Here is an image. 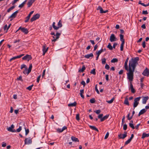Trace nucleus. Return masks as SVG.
<instances>
[{
	"instance_id": "obj_1",
	"label": "nucleus",
	"mask_w": 149,
	"mask_h": 149,
	"mask_svg": "<svg viewBox=\"0 0 149 149\" xmlns=\"http://www.w3.org/2000/svg\"><path fill=\"white\" fill-rule=\"evenodd\" d=\"M139 60L138 57H136L134 58H132L129 61V67H128L127 63L129 58H127L124 64V68L126 70L128 71L127 73V78L129 79L130 80H132V76L135 71L136 65L138 63L137 62Z\"/></svg>"
},
{
	"instance_id": "obj_2",
	"label": "nucleus",
	"mask_w": 149,
	"mask_h": 149,
	"mask_svg": "<svg viewBox=\"0 0 149 149\" xmlns=\"http://www.w3.org/2000/svg\"><path fill=\"white\" fill-rule=\"evenodd\" d=\"M15 126L12 124L10 127V132H19L22 129V127L19 126V128H18L16 130L14 129Z\"/></svg>"
},
{
	"instance_id": "obj_3",
	"label": "nucleus",
	"mask_w": 149,
	"mask_h": 149,
	"mask_svg": "<svg viewBox=\"0 0 149 149\" xmlns=\"http://www.w3.org/2000/svg\"><path fill=\"white\" fill-rule=\"evenodd\" d=\"M120 40L122 42L121 44L120 45V50L121 51H123V48L124 45L125 43V40L123 38L124 36L122 34H120Z\"/></svg>"
},
{
	"instance_id": "obj_4",
	"label": "nucleus",
	"mask_w": 149,
	"mask_h": 149,
	"mask_svg": "<svg viewBox=\"0 0 149 149\" xmlns=\"http://www.w3.org/2000/svg\"><path fill=\"white\" fill-rule=\"evenodd\" d=\"M141 97H139L135 98L134 100V103L133 104V107L134 109L139 104V101L141 99Z\"/></svg>"
},
{
	"instance_id": "obj_5",
	"label": "nucleus",
	"mask_w": 149,
	"mask_h": 149,
	"mask_svg": "<svg viewBox=\"0 0 149 149\" xmlns=\"http://www.w3.org/2000/svg\"><path fill=\"white\" fill-rule=\"evenodd\" d=\"M61 33V31L60 33L57 32L56 34V38H55L54 36H53L52 37L54 39L52 40V42H54L57 39H58L59 38Z\"/></svg>"
},
{
	"instance_id": "obj_6",
	"label": "nucleus",
	"mask_w": 149,
	"mask_h": 149,
	"mask_svg": "<svg viewBox=\"0 0 149 149\" xmlns=\"http://www.w3.org/2000/svg\"><path fill=\"white\" fill-rule=\"evenodd\" d=\"M40 17V15L38 13H37L33 16L31 18V21L32 22L33 21L36 20L37 19H38Z\"/></svg>"
},
{
	"instance_id": "obj_7",
	"label": "nucleus",
	"mask_w": 149,
	"mask_h": 149,
	"mask_svg": "<svg viewBox=\"0 0 149 149\" xmlns=\"http://www.w3.org/2000/svg\"><path fill=\"white\" fill-rule=\"evenodd\" d=\"M20 30L22 32L26 34H27L29 32L27 29H26L24 27H22L21 26L19 28V29L17 31Z\"/></svg>"
},
{
	"instance_id": "obj_8",
	"label": "nucleus",
	"mask_w": 149,
	"mask_h": 149,
	"mask_svg": "<svg viewBox=\"0 0 149 149\" xmlns=\"http://www.w3.org/2000/svg\"><path fill=\"white\" fill-rule=\"evenodd\" d=\"M133 76H134V74H133V75L132 76V80H130L129 79H128L129 80V81H130V88L131 90V92L132 93H134L135 92V91L134 89L132 83V82L133 80Z\"/></svg>"
},
{
	"instance_id": "obj_9",
	"label": "nucleus",
	"mask_w": 149,
	"mask_h": 149,
	"mask_svg": "<svg viewBox=\"0 0 149 149\" xmlns=\"http://www.w3.org/2000/svg\"><path fill=\"white\" fill-rule=\"evenodd\" d=\"M25 144H29L31 143L32 141L30 137L25 139Z\"/></svg>"
},
{
	"instance_id": "obj_10",
	"label": "nucleus",
	"mask_w": 149,
	"mask_h": 149,
	"mask_svg": "<svg viewBox=\"0 0 149 149\" xmlns=\"http://www.w3.org/2000/svg\"><path fill=\"white\" fill-rule=\"evenodd\" d=\"M117 40V38L115 37L114 34H112L111 35L109 39L110 41L111 42L115 41Z\"/></svg>"
},
{
	"instance_id": "obj_11",
	"label": "nucleus",
	"mask_w": 149,
	"mask_h": 149,
	"mask_svg": "<svg viewBox=\"0 0 149 149\" xmlns=\"http://www.w3.org/2000/svg\"><path fill=\"white\" fill-rule=\"evenodd\" d=\"M124 134H120L118 135V138L120 139H124L127 136V132H124Z\"/></svg>"
},
{
	"instance_id": "obj_12",
	"label": "nucleus",
	"mask_w": 149,
	"mask_h": 149,
	"mask_svg": "<svg viewBox=\"0 0 149 149\" xmlns=\"http://www.w3.org/2000/svg\"><path fill=\"white\" fill-rule=\"evenodd\" d=\"M142 74L144 76H148L149 75V70L147 68H146L143 71Z\"/></svg>"
},
{
	"instance_id": "obj_13",
	"label": "nucleus",
	"mask_w": 149,
	"mask_h": 149,
	"mask_svg": "<svg viewBox=\"0 0 149 149\" xmlns=\"http://www.w3.org/2000/svg\"><path fill=\"white\" fill-rule=\"evenodd\" d=\"M34 11H32L30 12L28 15L26 17L25 22L26 23L28 22L31 15L33 13Z\"/></svg>"
},
{
	"instance_id": "obj_14",
	"label": "nucleus",
	"mask_w": 149,
	"mask_h": 149,
	"mask_svg": "<svg viewBox=\"0 0 149 149\" xmlns=\"http://www.w3.org/2000/svg\"><path fill=\"white\" fill-rule=\"evenodd\" d=\"M48 47H47L46 48V45H44L43 46V49H42V51H43V55L44 56L45 53L46 52H47L48 49Z\"/></svg>"
},
{
	"instance_id": "obj_15",
	"label": "nucleus",
	"mask_w": 149,
	"mask_h": 149,
	"mask_svg": "<svg viewBox=\"0 0 149 149\" xmlns=\"http://www.w3.org/2000/svg\"><path fill=\"white\" fill-rule=\"evenodd\" d=\"M24 54H21L17 56H16L13 57L11 58L10 59V61H11L12 60H15L17 58H20L21 57L24 56Z\"/></svg>"
},
{
	"instance_id": "obj_16",
	"label": "nucleus",
	"mask_w": 149,
	"mask_h": 149,
	"mask_svg": "<svg viewBox=\"0 0 149 149\" xmlns=\"http://www.w3.org/2000/svg\"><path fill=\"white\" fill-rule=\"evenodd\" d=\"M31 57L30 55H27L23 57L22 59L23 60L28 59V60H31Z\"/></svg>"
},
{
	"instance_id": "obj_17",
	"label": "nucleus",
	"mask_w": 149,
	"mask_h": 149,
	"mask_svg": "<svg viewBox=\"0 0 149 149\" xmlns=\"http://www.w3.org/2000/svg\"><path fill=\"white\" fill-rule=\"evenodd\" d=\"M18 12V10L16 11L15 12L13 13L10 16V18H15L16 16V15H17V14Z\"/></svg>"
},
{
	"instance_id": "obj_18",
	"label": "nucleus",
	"mask_w": 149,
	"mask_h": 149,
	"mask_svg": "<svg viewBox=\"0 0 149 149\" xmlns=\"http://www.w3.org/2000/svg\"><path fill=\"white\" fill-rule=\"evenodd\" d=\"M148 98L149 97L148 96L143 97L142 99V103L143 104H145Z\"/></svg>"
},
{
	"instance_id": "obj_19",
	"label": "nucleus",
	"mask_w": 149,
	"mask_h": 149,
	"mask_svg": "<svg viewBox=\"0 0 149 149\" xmlns=\"http://www.w3.org/2000/svg\"><path fill=\"white\" fill-rule=\"evenodd\" d=\"M146 111V110L145 109H143L140 111L139 112L138 116H140L141 115L145 113Z\"/></svg>"
},
{
	"instance_id": "obj_20",
	"label": "nucleus",
	"mask_w": 149,
	"mask_h": 149,
	"mask_svg": "<svg viewBox=\"0 0 149 149\" xmlns=\"http://www.w3.org/2000/svg\"><path fill=\"white\" fill-rule=\"evenodd\" d=\"M93 54L92 53H90L89 54L85 55L84 56V57L87 58H90V57H93Z\"/></svg>"
},
{
	"instance_id": "obj_21",
	"label": "nucleus",
	"mask_w": 149,
	"mask_h": 149,
	"mask_svg": "<svg viewBox=\"0 0 149 149\" xmlns=\"http://www.w3.org/2000/svg\"><path fill=\"white\" fill-rule=\"evenodd\" d=\"M58 26H57V30L60 28L62 26V24L61 22V20H60L59 22L57 24Z\"/></svg>"
},
{
	"instance_id": "obj_22",
	"label": "nucleus",
	"mask_w": 149,
	"mask_h": 149,
	"mask_svg": "<svg viewBox=\"0 0 149 149\" xmlns=\"http://www.w3.org/2000/svg\"><path fill=\"white\" fill-rule=\"evenodd\" d=\"M149 136L148 135V134H146L145 132H144L143 133L142 136L141 137V138L142 139H143L146 137H148Z\"/></svg>"
},
{
	"instance_id": "obj_23",
	"label": "nucleus",
	"mask_w": 149,
	"mask_h": 149,
	"mask_svg": "<svg viewBox=\"0 0 149 149\" xmlns=\"http://www.w3.org/2000/svg\"><path fill=\"white\" fill-rule=\"evenodd\" d=\"M89 127L91 129L96 131L97 132H98V130L95 126H93L89 125Z\"/></svg>"
},
{
	"instance_id": "obj_24",
	"label": "nucleus",
	"mask_w": 149,
	"mask_h": 149,
	"mask_svg": "<svg viewBox=\"0 0 149 149\" xmlns=\"http://www.w3.org/2000/svg\"><path fill=\"white\" fill-rule=\"evenodd\" d=\"M71 139L72 141L75 142H79V140L77 138H76L75 137L72 136L71 137Z\"/></svg>"
},
{
	"instance_id": "obj_25",
	"label": "nucleus",
	"mask_w": 149,
	"mask_h": 149,
	"mask_svg": "<svg viewBox=\"0 0 149 149\" xmlns=\"http://www.w3.org/2000/svg\"><path fill=\"white\" fill-rule=\"evenodd\" d=\"M109 117V115H106L104 116L102 118H101V121L102 122L104 121L107 118H108Z\"/></svg>"
},
{
	"instance_id": "obj_26",
	"label": "nucleus",
	"mask_w": 149,
	"mask_h": 149,
	"mask_svg": "<svg viewBox=\"0 0 149 149\" xmlns=\"http://www.w3.org/2000/svg\"><path fill=\"white\" fill-rule=\"evenodd\" d=\"M124 103L125 104L127 105L128 106L129 105V102L128 101V99L127 97L125 98Z\"/></svg>"
},
{
	"instance_id": "obj_27",
	"label": "nucleus",
	"mask_w": 149,
	"mask_h": 149,
	"mask_svg": "<svg viewBox=\"0 0 149 149\" xmlns=\"http://www.w3.org/2000/svg\"><path fill=\"white\" fill-rule=\"evenodd\" d=\"M97 10H100V13H103L104 10H103V9L102 7L100 6H98L97 9Z\"/></svg>"
},
{
	"instance_id": "obj_28",
	"label": "nucleus",
	"mask_w": 149,
	"mask_h": 149,
	"mask_svg": "<svg viewBox=\"0 0 149 149\" xmlns=\"http://www.w3.org/2000/svg\"><path fill=\"white\" fill-rule=\"evenodd\" d=\"M26 0H25L21 4L19 5V7L20 8H22L24 6V4H25L26 2Z\"/></svg>"
},
{
	"instance_id": "obj_29",
	"label": "nucleus",
	"mask_w": 149,
	"mask_h": 149,
	"mask_svg": "<svg viewBox=\"0 0 149 149\" xmlns=\"http://www.w3.org/2000/svg\"><path fill=\"white\" fill-rule=\"evenodd\" d=\"M76 104H77L76 102H75L73 103L68 104V107H74V106H75L76 105Z\"/></svg>"
},
{
	"instance_id": "obj_30",
	"label": "nucleus",
	"mask_w": 149,
	"mask_h": 149,
	"mask_svg": "<svg viewBox=\"0 0 149 149\" xmlns=\"http://www.w3.org/2000/svg\"><path fill=\"white\" fill-rule=\"evenodd\" d=\"M86 69V68L85 67V66L84 65H83L81 69H80V70H79V72H83L84 70H85Z\"/></svg>"
},
{
	"instance_id": "obj_31",
	"label": "nucleus",
	"mask_w": 149,
	"mask_h": 149,
	"mask_svg": "<svg viewBox=\"0 0 149 149\" xmlns=\"http://www.w3.org/2000/svg\"><path fill=\"white\" fill-rule=\"evenodd\" d=\"M107 47L110 50H112L113 49V47L111 45V44L110 43H109L107 46Z\"/></svg>"
},
{
	"instance_id": "obj_32",
	"label": "nucleus",
	"mask_w": 149,
	"mask_h": 149,
	"mask_svg": "<svg viewBox=\"0 0 149 149\" xmlns=\"http://www.w3.org/2000/svg\"><path fill=\"white\" fill-rule=\"evenodd\" d=\"M115 99V98L114 97H113V98H112L111 100H108V101H107V102L108 103H109V104H111V103H112L113 100H114Z\"/></svg>"
},
{
	"instance_id": "obj_33",
	"label": "nucleus",
	"mask_w": 149,
	"mask_h": 149,
	"mask_svg": "<svg viewBox=\"0 0 149 149\" xmlns=\"http://www.w3.org/2000/svg\"><path fill=\"white\" fill-rule=\"evenodd\" d=\"M33 3L31 1H29L27 3L28 7H30L32 4Z\"/></svg>"
},
{
	"instance_id": "obj_34",
	"label": "nucleus",
	"mask_w": 149,
	"mask_h": 149,
	"mask_svg": "<svg viewBox=\"0 0 149 149\" xmlns=\"http://www.w3.org/2000/svg\"><path fill=\"white\" fill-rule=\"evenodd\" d=\"M118 61V60L116 58H114L112 59L111 61V63H115V62H117Z\"/></svg>"
},
{
	"instance_id": "obj_35",
	"label": "nucleus",
	"mask_w": 149,
	"mask_h": 149,
	"mask_svg": "<svg viewBox=\"0 0 149 149\" xmlns=\"http://www.w3.org/2000/svg\"><path fill=\"white\" fill-rule=\"evenodd\" d=\"M55 22H53L52 24V27L53 28L56 30H57V27L55 26Z\"/></svg>"
},
{
	"instance_id": "obj_36",
	"label": "nucleus",
	"mask_w": 149,
	"mask_h": 149,
	"mask_svg": "<svg viewBox=\"0 0 149 149\" xmlns=\"http://www.w3.org/2000/svg\"><path fill=\"white\" fill-rule=\"evenodd\" d=\"M90 73L91 74L95 75L96 74L95 69H93V70H91L90 72Z\"/></svg>"
},
{
	"instance_id": "obj_37",
	"label": "nucleus",
	"mask_w": 149,
	"mask_h": 149,
	"mask_svg": "<svg viewBox=\"0 0 149 149\" xmlns=\"http://www.w3.org/2000/svg\"><path fill=\"white\" fill-rule=\"evenodd\" d=\"M90 102L91 103L93 104L95 102V100L94 98H93L90 100Z\"/></svg>"
},
{
	"instance_id": "obj_38",
	"label": "nucleus",
	"mask_w": 149,
	"mask_h": 149,
	"mask_svg": "<svg viewBox=\"0 0 149 149\" xmlns=\"http://www.w3.org/2000/svg\"><path fill=\"white\" fill-rule=\"evenodd\" d=\"M33 84H32V85L28 86L26 88V89L29 90V91H31L32 89V87L33 86Z\"/></svg>"
},
{
	"instance_id": "obj_39",
	"label": "nucleus",
	"mask_w": 149,
	"mask_h": 149,
	"mask_svg": "<svg viewBox=\"0 0 149 149\" xmlns=\"http://www.w3.org/2000/svg\"><path fill=\"white\" fill-rule=\"evenodd\" d=\"M23 68H25V69L27 68V67L24 64H22L21 66V69H23Z\"/></svg>"
},
{
	"instance_id": "obj_40",
	"label": "nucleus",
	"mask_w": 149,
	"mask_h": 149,
	"mask_svg": "<svg viewBox=\"0 0 149 149\" xmlns=\"http://www.w3.org/2000/svg\"><path fill=\"white\" fill-rule=\"evenodd\" d=\"M129 126L131 127L132 129H134L135 128L134 127L133 123H129Z\"/></svg>"
},
{
	"instance_id": "obj_41",
	"label": "nucleus",
	"mask_w": 149,
	"mask_h": 149,
	"mask_svg": "<svg viewBox=\"0 0 149 149\" xmlns=\"http://www.w3.org/2000/svg\"><path fill=\"white\" fill-rule=\"evenodd\" d=\"M76 119L78 121H79V120H80L79 115V113H78L76 115Z\"/></svg>"
},
{
	"instance_id": "obj_42",
	"label": "nucleus",
	"mask_w": 149,
	"mask_h": 149,
	"mask_svg": "<svg viewBox=\"0 0 149 149\" xmlns=\"http://www.w3.org/2000/svg\"><path fill=\"white\" fill-rule=\"evenodd\" d=\"M131 141V140L130 139H128L127 141L125 143V145H127L128 143H129Z\"/></svg>"
},
{
	"instance_id": "obj_43",
	"label": "nucleus",
	"mask_w": 149,
	"mask_h": 149,
	"mask_svg": "<svg viewBox=\"0 0 149 149\" xmlns=\"http://www.w3.org/2000/svg\"><path fill=\"white\" fill-rule=\"evenodd\" d=\"M106 59L104 58L102 59V64H105L106 63Z\"/></svg>"
},
{
	"instance_id": "obj_44",
	"label": "nucleus",
	"mask_w": 149,
	"mask_h": 149,
	"mask_svg": "<svg viewBox=\"0 0 149 149\" xmlns=\"http://www.w3.org/2000/svg\"><path fill=\"white\" fill-rule=\"evenodd\" d=\"M25 130V135H27L29 132V130L28 129H26L25 127H24Z\"/></svg>"
},
{
	"instance_id": "obj_45",
	"label": "nucleus",
	"mask_w": 149,
	"mask_h": 149,
	"mask_svg": "<svg viewBox=\"0 0 149 149\" xmlns=\"http://www.w3.org/2000/svg\"><path fill=\"white\" fill-rule=\"evenodd\" d=\"M95 90L97 92V94H99L100 92L97 88V85H96L95 87Z\"/></svg>"
},
{
	"instance_id": "obj_46",
	"label": "nucleus",
	"mask_w": 149,
	"mask_h": 149,
	"mask_svg": "<svg viewBox=\"0 0 149 149\" xmlns=\"http://www.w3.org/2000/svg\"><path fill=\"white\" fill-rule=\"evenodd\" d=\"M127 125L126 124H124L123 126V129L124 130H127Z\"/></svg>"
},
{
	"instance_id": "obj_47",
	"label": "nucleus",
	"mask_w": 149,
	"mask_h": 149,
	"mask_svg": "<svg viewBox=\"0 0 149 149\" xmlns=\"http://www.w3.org/2000/svg\"><path fill=\"white\" fill-rule=\"evenodd\" d=\"M130 113H129L127 115V118L129 120L131 119L132 118V116H131L130 117Z\"/></svg>"
},
{
	"instance_id": "obj_48",
	"label": "nucleus",
	"mask_w": 149,
	"mask_h": 149,
	"mask_svg": "<svg viewBox=\"0 0 149 149\" xmlns=\"http://www.w3.org/2000/svg\"><path fill=\"white\" fill-rule=\"evenodd\" d=\"M109 135V133L108 132L106 134L105 137H104V139H106L108 137Z\"/></svg>"
},
{
	"instance_id": "obj_49",
	"label": "nucleus",
	"mask_w": 149,
	"mask_h": 149,
	"mask_svg": "<svg viewBox=\"0 0 149 149\" xmlns=\"http://www.w3.org/2000/svg\"><path fill=\"white\" fill-rule=\"evenodd\" d=\"M27 68L25 69L23 71V73L24 74H27Z\"/></svg>"
},
{
	"instance_id": "obj_50",
	"label": "nucleus",
	"mask_w": 149,
	"mask_h": 149,
	"mask_svg": "<svg viewBox=\"0 0 149 149\" xmlns=\"http://www.w3.org/2000/svg\"><path fill=\"white\" fill-rule=\"evenodd\" d=\"M94 112H95L97 114H99L101 112V110L100 109L97 110L96 111H95Z\"/></svg>"
},
{
	"instance_id": "obj_51",
	"label": "nucleus",
	"mask_w": 149,
	"mask_h": 149,
	"mask_svg": "<svg viewBox=\"0 0 149 149\" xmlns=\"http://www.w3.org/2000/svg\"><path fill=\"white\" fill-rule=\"evenodd\" d=\"M109 65L106 64L105 66V68L107 70H109Z\"/></svg>"
},
{
	"instance_id": "obj_52",
	"label": "nucleus",
	"mask_w": 149,
	"mask_h": 149,
	"mask_svg": "<svg viewBox=\"0 0 149 149\" xmlns=\"http://www.w3.org/2000/svg\"><path fill=\"white\" fill-rule=\"evenodd\" d=\"M148 13L147 10H143L142 11V13L143 14H147Z\"/></svg>"
},
{
	"instance_id": "obj_53",
	"label": "nucleus",
	"mask_w": 149,
	"mask_h": 149,
	"mask_svg": "<svg viewBox=\"0 0 149 149\" xmlns=\"http://www.w3.org/2000/svg\"><path fill=\"white\" fill-rule=\"evenodd\" d=\"M103 116V114H101L99 115L98 116V117L99 118H100V119L101 118H102V117Z\"/></svg>"
},
{
	"instance_id": "obj_54",
	"label": "nucleus",
	"mask_w": 149,
	"mask_h": 149,
	"mask_svg": "<svg viewBox=\"0 0 149 149\" xmlns=\"http://www.w3.org/2000/svg\"><path fill=\"white\" fill-rule=\"evenodd\" d=\"M17 79L18 80H20L22 81H23L22 79V77L21 76H20L18 78H17Z\"/></svg>"
},
{
	"instance_id": "obj_55",
	"label": "nucleus",
	"mask_w": 149,
	"mask_h": 149,
	"mask_svg": "<svg viewBox=\"0 0 149 149\" xmlns=\"http://www.w3.org/2000/svg\"><path fill=\"white\" fill-rule=\"evenodd\" d=\"M40 77H41V75H39L38 77V78H37V82L38 83H39V81H40Z\"/></svg>"
},
{
	"instance_id": "obj_56",
	"label": "nucleus",
	"mask_w": 149,
	"mask_h": 149,
	"mask_svg": "<svg viewBox=\"0 0 149 149\" xmlns=\"http://www.w3.org/2000/svg\"><path fill=\"white\" fill-rule=\"evenodd\" d=\"M67 127L66 126H64L61 129V132H63L64 130L67 129Z\"/></svg>"
},
{
	"instance_id": "obj_57",
	"label": "nucleus",
	"mask_w": 149,
	"mask_h": 149,
	"mask_svg": "<svg viewBox=\"0 0 149 149\" xmlns=\"http://www.w3.org/2000/svg\"><path fill=\"white\" fill-rule=\"evenodd\" d=\"M67 127L66 126H64L61 129V132H63L64 130L67 129Z\"/></svg>"
},
{
	"instance_id": "obj_58",
	"label": "nucleus",
	"mask_w": 149,
	"mask_h": 149,
	"mask_svg": "<svg viewBox=\"0 0 149 149\" xmlns=\"http://www.w3.org/2000/svg\"><path fill=\"white\" fill-rule=\"evenodd\" d=\"M142 46L143 48H144L146 47V43L145 41H144L142 43Z\"/></svg>"
},
{
	"instance_id": "obj_59",
	"label": "nucleus",
	"mask_w": 149,
	"mask_h": 149,
	"mask_svg": "<svg viewBox=\"0 0 149 149\" xmlns=\"http://www.w3.org/2000/svg\"><path fill=\"white\" fill-rule=\"evenodd\" d=\"M117 43L115 42L113 44V46L112 47L113 48L115 49V48L116 46L117 45Z\"/></svg>"
},
{
	"instance_id": "obj_60",
	"label": "nucleus",
	"mask_w": 149,
	"mask_h": 149,
	"mask_svg": "<svg viewBox=\"0 0 149 149\" xmlns=\"http://www.w3.org/2000/svg\"><path fill=\"white\" fill-rule=\"evenodd\" d=\"M31 68H29V69L27 71V74L28 75L31 72Z\"/></svg>"
},
{
	"instance_id": "obj_61",
	"label": "nucleus",
	"mask_w": 149,
	"mask_h": 149,
	"mask_svg": "<svg viewBox=\"0 0 149 149\" xmlns=\"http://www.w3.org/2000/svg\"><path fill=\"white\" fill-rule=\"evenodd\" d=\"M45 71L46 70L45 69L43 71V72H42V78L44 77L45 74Z\"/></svg>"
},
{
	"instance_id": "obj_62",
	"label": "nucleus",
	"mask_w": 149,
	"mask_h": 149,
	"mask_svg": "<svg viewBox=\"0 0 149 149\" xmlns=\"http://www.w3.org/2000/svg\"><path fill=\"white\" fill-rule=\"evenodd\" d=\"M20 41V40L19 39H17V40H15L13 42L14 43H16V42H19Z\"/></svg>"
},
{
	"instance_id": "obj_63",
	"label": "nucleus",
	"mask_w": 149,
	"mask_h": 149,
	"mask_svg": "<svg viewBox=\"0 0 149 149\" xmlns=\"http://www.w3.org/2000/svg\"><path fill=\"white\" fill-rule=\"evenodd\" d=\"M102 53L100 51V50H99L97 52H96V54L97 55H100L101 54V53Z\"/></svg>"
},
{
	"instance_id": "obj_64",
	"label": "nucleus",
	"mask_w": 149,
	"mask_h": 149,
	"mask_svg": "<svg viewBox=\"0 0 149 149\" xmlns=\"http://www.w3.org/2000/svg\"><path fill=\"white\" fill-rule=\"evenodd\" d=\"M123 70H121L119 72V74H123Z\"/></svg>"
}]
</instances>
